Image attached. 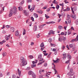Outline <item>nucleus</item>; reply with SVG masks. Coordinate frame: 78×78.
<instances>
[{
    "label": "nucleus",
    "instance_id": "7c9ffc66",
    "mask_svg": "<svg viewBox=\"0 0 78 78\" xmlns=\"http://www.w3.org/2000/svg\"><path fill=\"white\" fill-rule=\"evenodd\" d=\"M30 69H31V68H30V67H28L26 68V70H30Z\"/></svg>",
    "mask_w": 78,
    "mask_h": 78
},
{
    "label": "nucleus",
    "instance_id": "f3484780",
    "mask_svg": "<svg viewBox=\"0 0 78 78\" xmlns=\"http://www.w3.org/2000/svg\"><path fill=\"white\" fill-rule=\"evenodd\" d=\"M71 34V29H69L68 31V34L69 35Z\"/></svg>",
    "mask_w": 78,
    "mask_h": 78
},
{
    "label": "nucleus",
    "instance_id": "0e129e2a",
    "mask_svg": "<svg viewBox=\"0 0 78 78\" xmlns=\"http://www.w3.org/2000/svg\"><path fill=\"white\" fill-rule=\"evenodd\" d=\"M19 44L20 45V46H22V43L20 42L19 43Z\"/></svg>",
    "mask_w": 78,
    "mask_h": 78
},
{
    "label": "nucleus",
    "instance_id": "6e6d98bb",
    "mask_svg": "<svg viewBox=\"0 0 78 78\" xmlns=\"http://www.w3.org/2000/svg\"><path fill=\"white\" fill-rule=\"evenodd\" d=\"M7 76H9V75L10 74V73H9V72H8L7 73Z\"/></svg>",
    "mask_w": 78,
    "mask_h": 78
},
{
    "label": "nucleus",
    "instance_id": "f704fd0d",
    "mask_svg": "<svg viewBox=\"0 0 78 78\" xmlns=\"http://www.w3.org/2000/svg\"><path fill=\"white\" fill-rule=\"evenodd\" d=\"M68 56L69 57V59H72V57L69 55H68Z\"/></svg>",
    "mask_w": 78,
    "mask_h": 78
},
{
    "label": "nucleus",
    "instance_id": "412c9836",
    "mask_svg": "<svg viewBox=\"0 0 78 78\" xmlns=\"http://www.w3.org/2000/svg\"><path fill=\"white\" fill-rule=\"evenodd\" d=\"M41 47L42 48L44 47V44L43 43H42L40 44Z\"/></svg>",
    "mask_w": 78,
    "mask_h": 78
},
{
    "label": "nucleus",
    "instance_id": "dca6fc26",
    "mask_svg": "<svg viewBox=\"0 0 78 78\" xmlns=\"http://www.w3.org/2000/svg\"><path fill=\"white\" fill-rule=\"evenodd\" d=\"M5 39H6V41H8V40H9V38H10V37L9 36H7V35H6L5 37Z\"/></svg>",
    "mask_w": 78,
    "mask_h": 78
},
{
    "label": "nucleus",
    "instance_id": "ea45409f",
    "mask_svg": "<svg viewBox=\"0 0 78 78\" xmlns=\"http://www.w3.org/2000/svg\"><path fill=\"white\" fill-rule=\"evenodd\" d=\"M44 66V67H47V63H45Z\"/></svg>",
    "mask_w": 78,
    "mask_h": 78
},
{
    "label": "nucleus",
    "instance_id": "864d4df0",
    "mask_svg": "<svg viewBox=\"0 0 78 78\" xmlns=\"http://www.w3.org/2000/svg\"><path fill=\"white\" fill-rule=\"evenodd\" d=\"M2 33L3 34H5V33H6V31H5V30H3Z\"/></svg>",
    "mask_w": 78,
    "mask_h": 78
},
{
    "label": "nucleus",
    "instance_id": "c03bdc74",
    "mask_svg": "<svg viewBox=\"0 0 78 78\" xmlns=\"http://www.w3.org/2000/svg\"><path fill=\"white\" fill-rule=\"evenodd\" d=\"M51 47H55L56 46V45L52 44V43H51Z\"/></svg>",
    "mask_w": 78,
    "mask_h": 78
},
{
    "label": "nucleus",
    "instance_id": "338daca9",
    "mask_svg": "<svg viewBox=\"0 0 78 78\" xmlns=\"http://www.w3.org/2000/svg\"><path fill=\"white\" fill-rule=\"evenodd\" d=\"M76 25H78V20L76 21Z\"/></svg>",
    "mask_w": 78,
    "mask_h": 78
},
{
    "label": "nucleus",
    "instance_id": "3c124183",
    "mask_svg": "<svg viewBox=\"0 0 78 78\" xmlns=\"http://www.w3.org/2000/svg\"><path fill=\"white\" fill-rule=\"evenodd\" d=\"M12 78H16V75L13 74L12 76Z\"/></svg>",
    "mask_w": 78,
    "mask_h": 78
},
{
    "label": "nucleus",
    "instance_id": "a878e982",
    "mask_svg": "<svg viewBox=\"0 0 78 78\" xmlns=\"http://www.w3.org/2000/svg\"><path fill=\"white\" fill-rule=\"evenodd\" d=\"M56 8L58 10V9H59V5H57Z\"/></svg>",
    "mask_w": 78,
    "mask_h": 78
},
{
    "label": "nucleus",
    "instance_id": "49530a36",
    "mask_svg": "<svg viewBox=\"0 0 78 78\" xmlns=\"http://www.w3.org/2000/svg\"><path fill=\"white\" fill-rule=\"evenodd\" d=\"M31 0H27V3H30V2H31Z\"/></svg>",
    "mask_w": 78,
    "mask_h": 78
},
{
    "label": "nucleus",
    "instance_id": "f8f14e48",
    "mask_svg": "<svg viewBox=\"0 0 78 78\" xmlns=\"http://www.w3.org/2000/svg\"><path fill=\"white\" fill-rule=\"evenodd\" d=\"M70 8L67 7L66 9H65L63 10V11H70Z\"/></svg>",
    "mask_w": 78,
    "mask_h": 78
},
{
    "label": "nucleus",
    "instance_id": "473e14b6",
    "mask_svg": "<svg viewBox=\"0 0 78 78\" xmlns=\"http://www.w3.org/2000/svg\"><path fill=\"white\" fill-rule=\"evenodd\" d=\"M75 41H76V38L75 39H73L71 42L72 43L75 42Z\"/></svg>",
    "mask_w": 78,
    "mask_h": 78
},
{
    "label": "nucleus",
    "instance_id": "f03ea898",
    "mask_svg": "<svg viewBox=\"0 0 78 78\" xmlns=\"http://www.w3.org/2000/svg\"><path fill=\"white\" fill-rule=\"evenodd\" d=\"M20 60L22 61V62L20 64V66L21 67H22V66H24L27 64V62L26 61V60L23 57L22 58H20Z\"/></svg>",
    "mask_w": 78,
    "mask_h": 78
},
{
    "label": "nucleus",
    "instance_id": "de8ad7c7",
    "mask_svg": "<svg viewBox=\"0 0 78 78\" xmlns=\"http://www.w3.org/2000/svg\"><path fill=\"white\" fill-rule=\"evenodd\" d=\"M39 34H38L37 35V38H39V37H40V35H39Z\"/></svg>",
    "mask_w": 78,
    "mask_h": 78
},
{
    "label": "nucleus",
    "instance_id": "5701e85b",
    "mask_svg": "<svg viewBox=\"0 0 78 78\" xmlns=\"http://www.w3.org/2000/svg\"><path fill=\"white\" fill-rule=\"evenodd\" d=\"M3 56L5 57V56H6L7 55V54L6 52H4L2 54Z\"/></svg>",
    "mask_w": 78,
    "mask_h": 78
},
{
    "label": "nucleus",
    "instance_id": "20e7f679",
    "mask_svg": "<svg viewBox=\"0 0 78 78\" xmlns=\"http://www.w3.org/2000/svg\"><path fill=\"white\" fill-rule=\"evenodd\" d=\"M75 73L73 72H69V73H67V75H69V76H72Z\"/></svg>",
    "mask_w": 78,
    "mask_h": 78
},
{
    "label": "nucleus",
    "instance_id": "c756f323",
    "mask_svg": "<svg viewBox=\"0 0 78 78\" xmlns=\"http://www.w3.org/2000/svg\"><path fill=\"white\" fill-rule=\"evenodd\" d=\"M45 17H46L47 18V19H48V18H49L50 16H48V15H47V14H45Z\"/></svg>",
    "mask_w": 78,
    "mask_h": 78
},
{
    "label": "nucleus",
    "instance_id": "7ed1b4c3",
    "mask_svg": "<svg viewBox=\"0 0 78 78\" xmlns=\"http://www.w3.org/2000/svg\"><path fill=\"white\" fill-rule=\"evenodd\" d=\"M67 20H68V22L69 23H70L71 22V20L70 18V15H68L67 16Z\"/></svg>",
    "mask_w": 78,
    "mask_h": 78
},
{
    "label": "nucleus",
    "instance_id": "9b49d317",
    "mask_svg": "<svg viewBox=\"0 0 78 78\" xmlns=\"http://www.w3.org/2000/svg\"><path fill=\"white\" fill-rule=\"evenodd\" d=\"M19 34V31H16L15 32V36H17V37H18Z\"/></svg>",
    "mask_w": 78,
    "mask_h": 78
},
{
    "label": "nucleus",
    "instance_id": "ddd939ff",
    "mask_svg": "<svg viewBox=\"0 0 78 78\" xmlns=\"http://www.w3.org/2000/svg\"><path fill=\"white\" fill-rule=\"evenodd\" d=\"M24 2H25V1H24V0H23L20 3V6H22Z\"/></svg>",
    "mask_w": 78,
    "mask_h": 78
},
{
    "label": "nucleus",
    "instance_id": "aec40b11",
    "mask_svg": "<svg viewBox=\"0 0 78 78\" xmlns=\"http://www.w3.org/2000/svg\"><path fill=\"white\" fill-rule=\"evenodd\" d=\"M32 76L33 78H36V75H35V74L34 73L32 74Z\"/></svg>",
    "mask_w": 78,
    "mask_h": 78
},
{
    "label": "nucleus",
    "instance_id": "052dcab7",
    "mask_svg": "<svg viewBox=\"0 0 78 78\" xmlns=\"http://www.w3.org/2000/svg\"><path fill=\"white\" fill-rule=\"evenodd\" d=\"M63 4H64V3H62V4H59V5H60V6H62L63 5Z\"/></svg>",
    "mask_w": 78,
    "mask_h": 78
},
{
    "label": "nucleus",
    "instance_id": "4c0bfd02",
    "mask_svg": "<svg viewBox=\"0 0 78 78\" xmlns=\"http://www.w3.org/2000/svg\"><path fill=\"white\" fill-rule=\"evenodd\" d=\"M28 24L30 25H29V26L30 27H31V25L32 24V23L31 22H30L28 23Z\"/></svg>",
    "mask_w": 78,
    "mask_h": 78
},
{
    "label": "nucleus",
    "instance_id": "cd10ccee",
    "mask_svg": "<svg viewBox=\"0 0 78 78\" xmlns=\"http://www.w3.org/2000/svg\"><path fill=\"white\" fill-rule=\"evenodd\" d=\"M5 7L4 6L2 7V9H3V10H1V11H0V14H2V11H4V9H5Z\"/></svg>",
    "mask_w": 78,
    "mask_h": 78
},
{
    "label": "nucleus",
    "instance_id": "423d86ee",
    "mask_svg": "<svg viewBox=\"0 0 78 78\" xmlns=\"http://www.w3.org/2000/svg\"><path fill=\"white\" fill-rule=\"evenodd\" d=\"M44 25H46V24H42V25H40L39 27V28H40V30H41L42 29V28H44Z\"/></svg>",
    "mask_w": 78,
    "mask_h": 78
},
{
    "label": "nucleus",
    "instance_id": "1a4fd4ad",
    "mask_svg": "<svg viewBox=\"0 0 78 78\" xmlns=\"http://www.w3.org/2000/svg\"><path fill=\"white\" fill-rule=\"evenodd\" d=\"M64 36H62L61 37H59L58 39L59 41H60V42H62V39H63Z\"/></svg>",
    "mask_w": 78,
    "mask_h": 78
},
{
    "label": "nucleus",
    "instance_id": "b1692460",
    "mask_svg": "<svg viewBox=\"0 0 78 78\" xmlns=\"http://www.w3.org/2000/svg\"><path fill=\"white\" fill-rule=\"evenodd\" d=\"M18 8L20 11H21V10H23V9H22V7L21 6L19 7Z\"/></svg>",
    "mask_w": 78,
    "mask_h": 78
},
{
    "label": "nucleus",
    "instance_id": "603ef678",
    "mask_svg": "<svg viewBox=\"0 0 78 78\" xmlns=\"http://www.w3.org/2000/svg\"><path fill=\"white\" fill-rule=\"evenodd\" d=\"M70 61V60H68V61L66 62V64H68V63H69V62Z\"/></svg>",
    "mask_w": 78,
    "mask_h": 78
},
{
    "label": "nucleus",
    "instance_id": "f257e3e1",
    "mask_svg": "<svg viewBox=\"0 0 78 78\" xmlns=\"http://www.w3.org/2000/svg\"><path fill=\"white\" fill-rule=\"evenodd\" d=\"M13 12V14L14 15L17 13V9L16 7H14L13 8L10 9L9 14V17H11V16H12Z\"/></svg>",
    "mask_w": 78,
    "mask_h": 78
},
{
    "label": "nucleus",
    "instance_id": "6e6552de",
    "mask_svg": "<svg viewBox=\"0 0 78 78\" xmlns=\"http://www.w3.org/2000/svg\"><path fill=\"white\" fill-rule=\"evenodd\" d=\"M35 6V5H33L32 7L30 9V10L31 11V12H33V11L34 9Z\"/></svg>",
    "mask_w": 78,
    "mask_h": 78
},
{
    "label": "nucleus",
    "instance_id": "2eb2a0df",
    "mask_svg": "<svg viewBox=\"0 0 78 78\" xmlns=\"http://www.w3.org/2000/svg\"><path fill=\"white\" fill-rule=\"evenodd\" d=\"M18 72L19 76H20V75H21V71L19 70V69H18Z\"/></svg>",
    "mask_w": 78,
    "mask_h": 78
},
{
    "label": "nucleus",
    "instance_id": "39448f33",
    "mask_svg": "<svg viewBox=\"0 0 78 78\" xmlns=\"http://www.w3.org/2000/svg\"><path fill=\"white\" fill-rule=\"evenodd\" d=\"M23 12H24L25 16H28L29 13L28 11L26 10H23Z\"/></svg>",
    "mask_w": 78,
    "mask_h": 78
},
{
    "label": "nucleus",
    "instance_id": "393cba45",
    "mask_svg": "<svg viewBox=\"0 0 78 78\" xmlns=\"http://www.w3.org/2000/svg\"><path fill=\"white\" fill-rule=\"evenodd\" d=\"M58 28L59 30H62V26H58Z\"/></svg>",
    "mask_w": 78,
    "mask_h": 78
},
{
    "label": "nucleus",
    "instance_id": "e2e57ef3",
    "mask_svg": "<svg viewBox=\"0 0 78 78\" xmlns=\"http://www.w3.org/2000/svg\"><path fill=\"white\" fill-rule=\"evenodd\" d=\"M66 47L67 48H68V50H69L70 49V48L69 47V45H67Z\"/></svg>",
    "mask_w": 78,
    "mask_h": 78
},
{
    "label": "nucleus",
    "instance_id": "4be33fe9",
    "mask_svg": "<svg viewBox=\"0 0 78 78\" xmlns=\"http://www.w3.org/2000/svg\"><path fill=\"white\" fill-rule=\"evenodd\" d=\"M50 34H55V33L53 32V30H51L50 31Z\"/></svg>",
    "mask_w": 78,
    "mask_h": 78
},
{
    "label": "nucleus",
    "instance_id": "a18cd8bd",
    "mask_svg": "<svg viewBox=\"0 0 78 78\" xmlns=\"http://www.w3.org/2000/svg\"><path fill=\"white\" fill-rule=\"evenodd\" d=\"M69 47H70V48H72V47H73V45H72V44H69Z\"/></svg>",
    "mask_w": 78,
    "mask_h": 78
},
{
    "label": "nucleus",
    "instance_id": "774afa93",
    "mask_svg": "<svg viewBox=\"0 0 78 78\" xmlns=\"http://www.w3.org/2000/svg\"><path fill=\"white\" fill-rule=\"evenodd\" d=\"M76 39H77V41H78V34L76 36Z\"/></svg>",
    "mask_w": 78,
    "mask_h": 78
},
{
    "label": "nucleus",
    "instance_id": "5fc2aeb1",
    "mask_svg": "<svg viewBox=\"0 0 78 78\" xmlns=\"http://www.w3.org/2000/svg\"><path fill=\"white\" fill-rule=\"evenodd\" d=\"M43 54L44 56H47L48 55V53H44Z\"/></svg>",
    "mask_w": 78,
    "mask_h": 78
},
{
    "label": "nucleus",
    "instance_id": "4d7b16f0",
    "mask_svg": "<svg viewBox=\"0 0 78 78\" xmlns=\"http://www.w3.org/2000/svg\"><path fill=\"white\" fill-rule=\"evenodd\" d=\"M45 48V47H43V48H41V50L42 51V50H44V48Z\"/></svg>",
    "mask_w": 78,
    "mask_h": 78
},
{
    "label": "nucleus",
    "instance_id": "0eeeda50",
    "mask_svg": "<svg viewBox=\"0 0 78 78\" xmlns=\"http://www.w3.org/2000/svg\"><path fill=\"white\" fill-rule=\"evenodd\" d=\"M37 25H35L34 26L33 30L34 31H37Z\"/></svg>",
    "mask_w": 78,
    "mask_h": 78
},
{
    "label": "nucleus",
    "instance_id": "09e8293b",
    "mask_svg": "<svg viewBox=\"0 0 78 78\" xmlns=\"http://www.w3.org/2000/svg\"><path fill=\"white\" fill-rule=\"evenodd\" d=\"M66 56H67V55H65V56H64V57H63V59H64V60L66 59Z\"/></svg>",
    "mask_w": 78,
    "mask_h": 78
},
{
    "label": "nucleus",
    "instance_id": "8fccbe9b",
    "mask_svg": "<svg viewBox=\"0 0 78 78\" xmlns=\"http://www.w3.org/2000/svg\"><path fill=\"white\" fill-rule=\"evenodd\" d=\"M62 50H64L65 48V46L63 45L62 47Z\"/></svg>",
    "mask_w": 78,
    "mask_h": 78
},
{
    "label": "nucleus",
    "instance_id": "bf43d9fd",
    "mask_svg": "<svg viewBox=\"0 0 78 78\" xmlns=\"http://www.w3.org/2000/svg\"><path fill=\"white\" fill-rule=\"evenodd\" d=\"M55 1H56V0H54V1H53L52 2V3H54V4H55Z\"/></svg>",
    "mask_w": 78,
    "mask_h": 78
},
{
    "label": "nucleus",
    "instance_id": "79ce46f5",
    "mask_svg": "<svg viewBox=\"0 0 78 78\" xmlns=\"http://www.w3.org/2000/svg\"><path fill=\"white\" fill-rule=\"evenodd\" d=\"M64 2H65V3H69V2L67 0H64Z\"/></svg>",
    "mask_w": 78,
    "mask_h": 78
},
{
    "label": "nucleus",
    "instance_id": "c9c22d12",
    "mask_svg": "<svg viewBox=\"0 0 78 78\" xmlns=\"http://www.w3.org/2000/svg\"><path fill=\"white\" fill-rule=\"evenodd\" d=\"M29 57L30 58V59H33V56L32 55H29Z\"/></svg>",
    "mask_w": 78,
    "mask_h": 78
},
{
    "label": "nucleus",
    "instance_id": "2f4dec72",
    "mask_svg": "<svg viewBox=\"0 0 78 78\" xmlns=\"http://www.w3.org/2000/svg\"><path fill=\"white\" fill-rule=\"evenodd\" d=\"M55 65H54V67H52V69H54V70H55V72L56 73V72H57V71L56 70V69H55Z\"/></svg>",
    "mask_w": 78,
    "mask_h": 78
},
{
    "label": "nucleus",
    "instance_id": "680f3d73",
    "mask_svg": "<svg viewBox=\"0 0 78 78\" xmlns=\"http://www.w3.org/2000/svg\"><path fill=\"white\" fill-rule=\"evenodd\" d=\"M30 45H34V43L33 42H31Z\"/></svg>",
    "mask_w": 78,
    "mask_h": 78
},
{
    "label": "nucleus",
    "instance_id": "58836bf2",
    "mask_svg": "<svg viewBox=\"0 0 78 78\" xmlns=\"http://www.w3.org/2000/svg\"><path fill=\"white\" fill-rule=\"evenodd\" d=\"M48 41L49 42H51L52 41V40H51V38H49L48 40Z\"/></svg>",
    "mask_w": 78,
    "mask_h": 78
},
{
    "label": "nucleus",
    "instance_id": "bb28decb",
    "mask_svg": "<svg viewBox=\"0 0 78 78\" xmlns=\"http://www.w3.org/2000/svg\"><path fill=\"white\" fill-rule=\"evenodd\" d=\"M31 67L32 68H34L36 67V64H33L31 65Z\"/></svg>",
    "mask_w": 78,
    "mask_h": 78
},
{
    "label": "nucleus",
    "instance_id": "72a5a7b5",
    "mask_svg": "<svg viewBox=\"0 0 78 78\" xmlns=\"http://www.w3.org/2000/svg\"><path fill=\"white\" fill-rule=\"evenodd\" d=\"M28 75H31L32 74V71H30L29 72H28Z\"/></svg>",
    "mask_w": 78,
    "mask_h": 78
},
{
    "label": "nucleus",
    "instance_id": "13d9d810",
    "mask_svg": "<svg viewBox=\"0 0 78 78\" xmlns=\"http://www.w3.org/2000/svg\"><path fill=\"white\" fill-rule=\"evenodd\" d=\"M50 23H55V22L53 21H51V22H50Z\"/></svg>",
    "mask_w": 78,
    "mask_h": 78
},
{
    "label": "nucleus",
    "instance_id": "a19ab883",
    "mask_svg": "<svg viewBox=\"0 0 78 78\" xmlns=\"http://www.w3.org/2000/svg\"><path fill=\"white\" fill-rule=\"evenodd\" d=\"M63 38L62 39V40H63V41H66V37H63Z\"/></svg>",
    "mask_w": 78,
    "mask_h": 78
},
{
    "label": "nucleus",
    "instance_id": "a211bd4d",
    "mask_svg": "<svg viewBox=\"0 0 78 78\" xmlns=\"http://www.w3.org/2000/svg\"><path fill=\"white\" fill-rule=\"evenodd\" d=\"M11 31L12 32H14V27H12L11 28Z\"/></svg>",
    "mask_w": 78,
    "mask_h": 78
},
{
    "label": "nucleus",
    "instance_id": "e433bc0d",
    "mask_svg": "<svg viewBox=\"0 0 78 78\" xmlns=\"http://www.w3.org/2000/svg\"><path fill=\"white\" fill-rule=\"evenodd\" d=\"M43 60H44V59H41L39 60V62H42V63H43V62H42V61H43Z\"/></svg>",
    "mask_w": 78,
    "mask_h": 78
},
{
    "label": "nucleus",
    "instance_id": "69168bd1",
    "mask_svg": "<svg viewBox=\"0 0 78 78\" xmlns=\"http://www.w3.org/2000/svg\"><path fill=\"white\" fill-rule=\"evenodd\" d=\"M56 50V49L55 48H53L52 49V51H55Z\"/></svg>",
    "mask_w": 78,
    "mask_h": 78
},
{
    "label": "nucleus",
    "instance_id": "37998d69",
    "mask_svg": "<svg viewBox=\"0 0 78 78\" xmlns=\"http://www.w3.org/2000/svg\"><path fill=\"white\" fill-rule=\"evenodd\" d=\"M31 19L32 20V21H33V22H34V18H33V16H31Z\"/></svg>",
    "mask_w": 78,
    "mask_h": 78
},
{
    "label": "nucleus",
    "instance_id": "6ab92c4d",
    "mask_svg": "<svg viewBox=\"0 0 78 78\" xmlns=\"http://www.w3.org/2000/svg\"><path fill=\"white\" fill-rule=\"evenodd\" d=\"M58 61H59V59L57 58L56 60H54V63H56V62H57Z\"/></svg>",
    "mask_w": 78,
    "mask_h": 78
},
{
    "label": "nucleus",
    "instance_id": "c85d7f7f",
    "mask_svg": "<svg viewBox=\"0 0 78 78\" xmlns=\"http://www.w3.org/2000/svg\"><path fill=\"white\" fill-rule=\"evenodd\" d=\"M37 12H38V13H39L40 14H42V11H37Z\"/></svg>",
    "mask_w": 78,
    "mask_h": 78
},
{
    "label": "nucleus",
    "instance_id": "9d476101",
    "mask_svg": "<svg viewBox=\"0 0 78 78\" xmlns=\"http://www.w3.org/2000/svg\"><path fill=\"white\" fill-rule=\"evenodd\" d=\"M42 59L43 58H42V54H41L39 55L38 59V60H41V59Z\"/></svg>",
    "mask_w": 78,
    "mask_h": 78
},
{
    "label": "nucleus",
    "instance_id": "4468645a",
    "mask_svg": "<svg viewBox=\"0 0 78 78\" xmlns=\"http://www.w3.org/2000/svg\"><path fill=\"white\" fill-rule=\"evenodd\" d=\"M71 17L73 18V19L75 20L76 19V16L75 15H71Z\"/></svg>",
    "mask_w": 78,
    "mask_h": 78
}]
</instances>
